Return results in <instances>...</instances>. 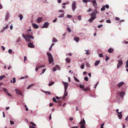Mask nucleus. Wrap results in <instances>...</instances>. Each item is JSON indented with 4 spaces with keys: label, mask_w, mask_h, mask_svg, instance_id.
I'll return each mask as SVG.
<instances>
[{
    "label": "nucleus",
    "mask_w": 128,
    "mask_h": 128,
    "mask_svg": "<svg viewBox=\"0 0 128 128\" xmlns=\"http://www.w3.org/2000/svg\"><path fill=\"white\" fill-rule=\"evenodd\" d=\"M66 60L67 63H69L70 62V59L69 58H66Z\"/></svg>",
    "instance_id": "nucleus-23"
},
{
    "label": "nucleus",
    "mask_w": 128,
    "mask_h": 128,
    "mask_svg": "<svg viewBox=\"0 0 128 128\" xmlns=\"http://www.w3.org/2000/svg\"><path fill=\"white\" fill-rule=\"evenodd\" d=\"M118 64L117 68H119L120 66H121L123 64V62L122 60H118Z\"/></svg>",
    "instance_id": "nucleus-6"
},
{
    "label": "nucleus",
    "mask_w": 128,
    "mask_h": 128,
    "mask_svg": "<svg viewBox=\"0 0 128 128\" xmlns=\"http://www.w3.org/2000/svg\"><path fill=\"white\" fill-rule=\"evenodd\" d=\"M105 10V8L104 7H102L101 9V10L102 11H104Z\"/></svg>",
    "instance_id": "nucleus-35"
},
{
    "label": "nucleus",
    "mask_w": 128,
    "mask_h": 128,
    "mask_svg": "<svg viewBox=\"0 0 128 128\" xmlns=\"http://www.w3.org/2000/svg\"><path fill=\"white\" fill-rule=\"evenodd\" d=\"M115 20H120V18H119L116 17L115 18Z\"/></svg>",
    "instance_id": "nucleus-53"
},
{
    "label": "nucleus",
    "mask_w": 128,
    "mask_h": 128,
    "mask_svg": "<svg viewBox=\"0 0 128 128\" xmlns=\"http://www.w3.org/2000/svg\"><path fill=\"white\" fill-rule=\"evenodd\" d=\"M74 40L76 41V42H78L79 40V38L78 37H76L74 38Z\"/></svg>",
    "instance_id": "nucleus-17"
},
{
    "label": "nucleus",
    "mask_w": 128,
    "mask_h": 128,
    "mask_svg": "<svg viewBox=\"0 0 128 128\" xmlns=\"http://www.w3.org/2000/svg\"><path fill=\"white\" fill-rule=\"evenodd\" d=\"M38 67H39V68H44L45 67V66L44 65H42L38 66Z\"/></svg>",
    "instance_id": "nucleus-37"
},
{
    "label": "nucleus",
    "mask_w": 128,
    "mask_h": 128,
    "mask_svg": "<svg viewBox=\"0 0 128 128\" xmlns=\"http://www.w3.org/2000/svg\"><path fill=\"white\" fill-rule=\"evenodd\" d=\"M125 93L123 92H121L120 94V96L122 98H123L125 94Z\"/></svg>",
    "instance_id": "nucleus-15"
},
{
    "label": "nucleus",
    "mask_w": 128,
    "mask_h": 128,
    "mask_svg": "<svg viewBox=\"0 0 128 128\" xmlns=\"http://www.w3.org/2000/svg\"><path fill=\"white\" fill-rule=\"evenodd\" d=\"M74 79L77 82H79L80 81L79 80L77 79L75 76H74Z\"/></svg>",
    "instance_id": "nucleus-41"
},
{
    "label": "nucleus",
    "mask_w": 128,
    "mask_h": 128,
    "mask_svg": "<svg viewBox=\"0 0 128 128\" xmlns=\"http://www.w3.org/2000/svg\"><path fill=\"white\" fill-rule=\"evenodd\" d=\"M42 18L41 17H39L38 18L37 20V22L38 23H40L42 21Z\"/></svg>",
    "instance_id": "nucleus-12"
},
{
    "label": "nucleus",
    "mask_w": 128,
    "mask_h": 128,
    "mask_svg": "<svg viewBox=\"0 0 128 128\" xmlns=\"http://www.w3.org/2000/svg\"><path fill=\"white\" fill-rule=\"evenodd\" d=\"M100 63V60H96V61L95 63H94V65L95 66H96L98 65V64Z\"/></svg>",
    "instance_id": "nucleus-18"
},
{
    "label": "nucleus",
    "mask_w": 128,
    "mask_h": 128,
    "mask_svg": "<svg viewBox=\"0 0 128 128\" xmlns=\"http://www.w3.org/2000/svg\"><path fill=\"white\" fill-rule=\"evenodd\" d=\"M28 47L31 48H33L34 47V45L32 43H28Z\"/></svg>",
    "instance_id": "nucleus-11"
},
{
    "label": "nucleus",
    "mask_w": 128,
    "mask_h": 128,
    "mask_svg": "<svg viewBox=\"0 0 128 128\" xmlns=\"http://www.w3.org/2000/svg\"><path fill=\"white\" fill-rule=\"evenodd\" d=\"M30 124H32L33 126H36V125L35 124H34L33 122H30Z\"/></svg>",
    "instance_id": "nucleus-50"
},
{
    "label": "nucleus",
    "mask_w": 128,
    "mask_h": 128,
    "mask_svg": "<svg viewBox=\"0 0 128 128\" xmlns=\"http://www.w3.org/2000/svg\"><path fill=\"white\" fill-rule=\"evenodd\" d=\"M114 51L113 49L112 48H110L108 50V52L110 53H112Z\"/></svg>",
    "instance_id": "nucleus-16"
},
{
    "label": "nucleus",
    "mask_w": 128,
    "mask_h": 128,
    "mask_svg": "<svg viewBox=\"0 0 128 128\" xmlns=\"http://www.w3.org/2000/svg\"><path fill=\"white\" fill-rule=\"evenodd\" d=\"M32 26L33 28H35L37 29L38 28V26L35 24H33Z\"/></svg>",
    "instance_id": "nucleus-14"
},
{
    "label": "nucleus",
    "mask_w": 128,
    "mask_h": 128,
    "mask_svg": "<svg viewBox=\"0 0 128 128\" xmlns=\"http://www.w3.org/2000/svg\"><path fill=\"white\" fill-rule=\"evenodd\" d=\"M99 56L100 57H102L103 56L102 54H99Z\"/></svg>",
    "instance_id": "nucleus-56"
},
{
    "label": "nucleus",
    "mask_w": 128,
    "mask_h": 128,
    "mask_svg": "<svg viewBox=\"0 0 128 128\" xmlns=\"http://www.w3.org/2000/svg\"><path fill=\"white\" fill-rule=\"evenodd\" d=\"M47 54L49 58V62L50 64L53 61V59L52 54L50 53H47Z\"/></svg>",
    "instance_id": "nucleus-3"
},
{
    "label": "nucleus",
    "mask_w": 128,
    "mask_h": 128,
    "mask_svg": "<svg viewBox=\"0 0 128 128\" xmlns=\"http://www.w3.org/2000/svg\"><path fill=\"white\" fill-rule=\"evenodd\" d=\"M46 69H43L42 70V73H44V72L46 71Z\"/></svg>",
    "instance_id": "nucleus-61"
},
{
    "label": "nucleus",
    "mask_w": 128,
    "mask_h": 128,
    "mask_svg": "<svg viewBox=\"0 0 128 128\" xmlns=\"http://www.w3.org/2000/svg\"><path fill=\"white\" fill-rule=\"evenodd\" d=\"M106 22L108 23H111V21L109 20H106Z\"/></svg>",
    "instance_id": "nucleus-52"
},
{
    "label": "nucleus",
    "mask_w": 128,
    "mask_h": 128,
    "mask_svg": "<svg viewBox=\"0 0 128 128\" xmlns=\"http://www.w3.org/2000/svg\"><path fill=\"white\" fill-rule=\"evenodd\" d=\"M104 7L107 8H109V6L108 4H106L104 6Z\"/></svg>",
    "instance_id": "nucleus-42"
},
{
    "label": "nucleus",
    "mask_w": 128,
    "mask_h": 128,
    "mask_svg": "<svg viewBox=\"0 0 128 128\" xmlns=\"http://www.w3.org/2000/svg\"><path fill=\"white\" fill-rule=\"evenodd\" d=\"M33 84H32L31 85H30L28 87L27 89H29L30 88L32 87V86H33Z\"/></svg>",
    "instance_id": "nucleus-34"
},
{
    "label": "nucleus",
    "mask_w": 128,
    "mask_h": 128,
    "mask_svg": "<svg viewBox=\"0 0 128 128\" xmlns=\"http://www.w3.org/2000/svg\"><path fill=\"white\" fill-rule=\"evenodd\" d=\"M13 83H14L16 82V78H13Z\"/></svg>",
    "instance_id": "nucleus-40"
},
{
    "label": "nucleus",
    "mask_w": 128,
    "mask_h": 128,
    "mask_svg": "<svg viewBox=\"0 0 128 128\" xmlns=\"http://www.w3.org/2000/svg\"><path fill=\"white\" fill-rule=\"evenodd\" d=\"M126 65L125 66V67L126 68H128V60H127V61L126 62Z\"/></svg>",
    "instance_id": "nucleus-28"
},
{
    "label": "nucleus",
    "mask_w": 128,
    "mask_h": 128,
    "mask_svg": "<svg viewBox=\"0 0 128 128\" xmlns=\"http://www.w3.org/2000/svg\"><path fill=\"white\" fill-rule=\"evenodd\" d=\"M15 91L16 93L18 94L22 95V93L18 89H15Z\"/></svg>",
    "instance_id": "nucleus-13"
},
{
    "label": "nucleus",
    "mask_w": 128,
    "mask_h": 128,
    "mask_svg": "<svg viewBox=\"0 0 128 128\" xmlns=\"http://www.w3.org/2000/svg\"><path fill=\"white\" fill-rule=\"evenodd\" d=\"M51 114H50V116H49V120H51V119H52V117H51Z\"/></svg>",
    "instance_id": "nucleus-63"
},
{
    "label": "nucleus",
    "mask_w": 128,
    "mask_h": 128,
    "mask_svg": "<svg viewBox=\"0 0 128 128\" xmlns=\"http://www.w3.org/2000/svg\"><path fill=\"white\" fill-rule=\"evenodd\" d=\"M3 90L4 92L5 93L10 96H12L8 92V91L7 89L5 88H3Z\"/></svg>",
    "instance_id": "nucleus-9"
},
{
    "label": "nucleus",
    "mask_w": 128,
    "mask_h": 128,
    "mask_svg": "<svg viewBox=\"0 0 128 128\" xmlns=\"http://www.w3.org/2000/svg\"><path fill=\"white\" fill-rule=\"evenodd\" d=\"M57 20L56 18H55L53 21V22H55Z\"/></svg>",
    "instance_id": "nucleus-64"
},
{
    "label": "nucleus",
    "mask_w": 128,
    "mask_h": 128,
    "mask_svg": "<svg viewBox=\"0 0 128 128\" xmlns=\"http://www.w3.org/2000/svg\"><path fill=\"white\" fill-rule=\"evenodd\" d=\"M80 68L82 69H84V64H82Z\"/></svg>",
    "instance_id": "nucleus-43"
},
{
    "label": "nucleus",
    "mask_w": 128,
    "mask_h": 128,
    "mask_svg": "<svg viewBox=\"0 0 128 128\" xmlns=\"http://www.w3.org/2000/svg\"><path fill=\"white\" fill-rule=\"evenodd\" d=\"M80 128H85V126L84 124H82L80 127Z\"/></svg>",
    "instance_id": "nucleus-29"
},
{
    "label": "nucleus",
    "mask_w": 128,
    "mask_h": 128,
    "mask_svg": "<svg viewBox=\"0 0 128 128\" xmlns=\"http://www.w3.org/2000/svg\"><path fill=\"white\" fill-rule=\"evenodd\" d=\"M92 10L90 8H89L88 10H87L88 12H90Z\"/></svg>",
    "instance_id": "nucleus-60"
},
{
    "label": "nucleus",
    "mask_w": 128,
    "mask_h": 128,
    "mask_svg": "<svg viewBox=\"0 0 128 128\" xmlns=\"http://www.w3.org/2000/svg\"><path fill=\"white\" fill-rule=\"evenodd\" d=\"M84 80L86 81H88V78L87 76H86L84 78Z\"/></svg>",
    "instance_id": "nucleus-44"
},
{
    "label": "nucleus",
    "mask_w": 128,
    "mask_h": 128,
    "mask_svg": "<svg viewBox=\"0 0 128 128\" xmlns=\"http://www.w3.org/2000/svg\"><path fill=\"white\" fill-rule=\"evenodd\" d=\"M118 109H117L116 110V112L119 114H120L122 113V112H118Z\"/></svg>",
    "instance_id": "nucleus-48"
},
{
    "label": "nucleus",
    "mask_w": 128,
    "mask_h": 128,
    "mask_svg": "<svg viewBox=\"0 0 128 128\" xmlns=\"http://www.w3.org/2000/svg\"><path fill=\"white\" fill-rule=\"evenodd\" d=\"M19 17L20 18V20H22V19L23 16L22 14H19Z\"/></svg>",
    "instance_id": "nucleus-25"
},
{
    "label": "nucleus",
    "mask_w": 128,
    "mask_h": 128,
    "mask_svg": "<svg viewBox=\"0 0 128 128\" xmlns=\"http://www.w3.org/2000/svg\"><path fill=\"white\" fill-rule=\"evenodd\" d=\"M52 100L54 102H55L56 103L58 102L56 100V99H55V98L54 97L53 98Z\"/></svg>",
    "instance_id": "nucleus-32"
},
{
    "label": "nucleus",
    "mask_w": 128,
    "mask_h": 128,
    "mask_svg": "<svg viewBox=\"0 0 128 128\" xmlns=\"http://www.w3.org/2000/svg\"><path fill=\"white\" fill-rule=\"evenodd\" d=\"M49 24L48 22H45L43 26L42 27V28H48Z\"/></svg>",
    "instance_id": "nucleus-10"
},
{
    "label": "nucleus",
    "mask_w": 128,
    "mask_h": 128,
    "mask_svg": "<svg viewBox=\"0 0 128 128\" xmlns=\"http://www.w3.org/2000/svg\"><path fill=\"white\" fill-rule=\"evenodd\" d=\"M54 82H50V83L48 84V85L49 86H51L52 85H53L54 84Z\"/></svg>",
    "instance_id": "nucleus-26"
},
{
    "label": "nucleus",
    "mask_w": 128,
    "mask_h": 128,
    "mask_svg": "<svg viewBox=\"0 0 128 128\" xmlns=\"http://www.w3.org/2000/svg\"><path fill=\"white\" fill-rule=\"evenodd\" d=\"M44 92L45 93H46L50 95L51 94L50 92H49L47 91H45Z\"/></svg>",
    "instance_id": "nucleus-33"
},
{
    "label": "nucleus",
    "mask_w": 128,
    "mask_h": 128,
    "mask_svg": "<svg viewBox=\"0 0 128 128\" xmlns=\"http://www.w3.org/2000/svg\"><path fill=\"white\" fill-rule=\"evenodd\" d=\"M58 41L55 38H53L52 40V42H57Z\"/></svg>",
    "instance_id": "nucleus-24"
},
{
    "label": "nucleus",
    "mask_w": 128,
    "mask_h": 128,
    "mask_svg": "<svg viewBox=\"0 0 128 128\" xmlns=\"http://www.w3.org/2000/svg\"><path fill=\"white\" fill-rule=\"evenodd\" d=\"M39 68V67L38 66L36 67L35 69L36 71L37 72Z\"/></svg>",
    "instance_id": "nucleus-51"
},
{
    "label": "nucleus",
    "mask_w": 128,
    "mask_h": 128,
    "mask_svg": "<svg viewBox=\"0 0 128 128\" xmlns=\"http://www.w3.org/2000/svg\"><path fill=\"white\" fill-rule=\"evenodd\" d=\"M82 2H88V0H82Z\"/></svg>",
    "instance_id": "nucleus-59"
},
{
    "label": "nucleus",
    "mask_w": 128,
    "mask_h": 128,
    "mask_svg": "<svg viewBox=\"0 0 128 128\" xmlns=\"http://www.w3.org/2000/svg\"><path fill=\"white\" fill-rule=\"evenodd\" d=\"M20 38H19L17 40L16 42H20Z\"/></svg>",
    "instance_id": "nucleus-49"
},
{
    "label": "nucleus",
    "mask_w": 128,
    "mask_h": 128,
    "mask_svg": "<svg viewBox=\"0 0 128 128\" xmlns=\"http://www.w3.org/2000/svg\"><path fill=\"white\" fill-rule=\"evenodd\" d=\"M10 123L11 124H14V122L12 121H10Z\"/></svg>",
    "instance_id": "nucleus-62"
},
{
    "label": "nucleus",
    "mask_w": 128,
    "mask_h": 128,
    "mask_svg": "<svg viewBox=\"0 0 128 128\" xmlns=\"http://www.w3.org/2000/svg\"><path fill=\"white\" fill-rule=\"evenodd\" d=\"M72 8L73 10L74 11L75 8H76V3L75 2H74L72 5Z\"/></svg>",
    "instance_id": "nucleus-8"
},
{
    "label": "nucleus",
    "mask_w": 128,
    "mask_h": 128,
    "mask_svg": "<svg viewBox=\"0 0 128 128\" xmlns=\"http://www.w3.org/2000/svg\"><path fill=\"white\" fill-rule=\"evenodd\" d=\"M122 114H120L119 115H118V116L119 119H121L122 118Z\"/></svg>",
    "instance_id": "nucleus-38"
},
{
    "label": "nucleus",
    "mask_w": 128,
    "mask_h": 128,
    "mask_svg": "<svg viewBox=\"0 0 128 128\" xmlns=\"http://www.w3.org/2000/svg\"><path fill=\"white\" fill-rule=\"evenodd\" d=\"M124 82H120L118 84V87H120L124 84Z\"/></svg>",
    "instance_id": "nucleus-19"
},
{
    "label": "nucleus",
    "mask_w": 128,
    "mask_h": 128,
    "mask_svg": "<svg viewBox=\"0 0 128 128\" xmlns=\"http://www.w3.org/2000/svg\"><path fill=\"white\" fill-rule=\"evenodd\" d=\"M92 2L94 8H97V4L96 0H92Z\"/></svg>",
    "instance_id": "nucleus-5"
},
{
    "label": "nucleus",
    "mask_w": 128,
    "mask_h": 128,
    "mask_svg": "<svg viewBox=\"0 0 128 128\" xmlns=\"http://www.w3.org/2000/svg\"><path fill=\"white\" fill-rule=\"evenodd\" d=\"M85 51L86 52V54L87 55L90 54L88 52V50H86Z\"/></svg>",
    "instance_id": "nucleus-45"
},
{
    "label": "nucleus",
    "mask_w": 128,
    "mask_h": 128,
    "mask_svg": "<svg viewBox=\"0 0 128 128\" xmlns=\"http://www.w3.org/2000/svg\"><path fill=\"white\" fill-rule=\"evenodd\" d=\"M24 107L26 108V110L27 111H28V108H27V106L26 105H24Z\"/></svg>",
    "instance_id": "nucleus-46"
},
{
    "label": "nucleus",
    "mask_w": 128,
    "mask_h": 128,
    "mask_svg": "<svg viewBox=\"0 0 128 128\" xmlns=\"http://www.w3.org/2000/svg\"><path fill=\"white\" fill-rule=\"evenodd\" d=\"M64 16V14H62L60 16H58V18H62Z\"/></svg>",
    "instance_id": "nucleus-36"
},
{
    "label": "nucleus",
    "mask_w": 128,
    "mask_h": 128,
    "mask_svg": "<svg viewBox=\"0 0 128 128\" xmlns=\"http://www.w3.org/2000/svg\"><path fill=\"white\" fill-rule=\"evenodd\" d=\"M22 36L27 42H31V40L29 38L32 39H34V37L30 35H24L22 34Z\"/></svg>",
    "instance_id": "nucleus-2"
},
{
    "label": "nucleus",
    "mask_w": 128,
    "mask_h": 128,
    "mask_svg": "<svg viewBox=\"0 0 128 128\" xmlns=\"http://www.w3.org/2000/svg\"><path fill=\"white\" fill-rule=\"evenodd\" d=\"M67 30L69 32H71L70 29L69 28H66Z\"/></svg>",
    "instance_id": "nucleus-30"
},
{
    "label": "nucleus",
    "mask_w": 128,
    "mask_h": 128,
    "mask_svg": "<svg viewBox=\"0 0 128 128\" xmlns=\"http://www.w3.org/2000/svg\"><path fill=\"white\" fill-rule=\"evenodd\" d=\"M86 122L84 119L83 118L82 120V121L80 122V123L79 124H85Z\"/></svg>",
    "instance_id": "nucleus-21"
},
{
    "label": "nucleus",
    "mask_w": 128,
    "mask_h": 128,
    "mask_svg": "<svg viewBox=\"0 0 128 128\" xmlns=\"http://www.w3.org/2000/svg\"><path fill=\"white\" fill-rule=\"evenodd\" d=\"M66 17L68 18H71L72 17V16L71 15H70V14H67V15H66Z\"/></svg>",
    "instance_id": "nucleus-39"
},
{
    "label": "nucleus",
    "mask_w": 128,
    "mask_h": 128,
    "mask_svg": "<svg viewBox=\"0 0 128 128\" xmlns=\"http://www.w3.org/2000/svg\"><path fill=\"white\" fill-rule=\"evenodd\" d=\"M62 83L63 84L64 86V90H67V88L68 87V83L67 82H62Z\"/></svg>",
    "instance_id": "nucleus-7"
},
{
    "label": "nucleus",
    "mask_w": 128,
    "mask_h": 128,
    "mask_svg": "<svg viewBox=\"0 0 128 128\" xmlns=\"http://www.w3.org/2000/svg\"><path fill=\"white\" fill-rule=\"evenodd\" d=\"M64 96H67L68 95V92H66V90H64Z\"/></svg>",
    "instance_id": "nucleus-31"
},
{
    "label": "nucleus",
    "mask_w": 128,
    "mask_h": 128,
    "mask_svg": "<svg viewBox=\"0 0 128 128\" xmlns=\"http://www.w3.org/2000/svg\"><path fill=\"white\" fill-rule=\"evenodd\" d=\"M5 77V76L4 75L1 76H0V80H2L3 78Z\"/></svg>",
    "instance_id": "nucleus-27"
},
{
    "label": "nucleus",
    "mask_w": 128,
    "mask_h": 128,
    "mask_svg": "<svg viewBox=\"0 0 128 128\" xmlns=\"http://www.w3.org/2000/svg\"><path fill=\"white\" fill-rule=\"evenodd\" d=\"M80 88L82 89L83 90L85 91H86L89 90V88H84V86L81 84L80 85Z\"/></svg>",
    "instance_id": "nucleus-4"
},
{
    "label": "nucleus",
    "mask_w": 128,
    "mask_h": 128,
    "mask_svg": "<svg viewBox=\"0 0 128 128\" xmlns=\"http://www.w3.org/2000/svg\"><path fill=\"white\" fill-rule=\"evenodd\" d=\"M27 60V58L26 56H24V61L25 62Z\"/></svg>",
    "instance_id": "nucleus-58"
},
{
    "label": "nucleus",
    "mask_w": 128,
    "mask_h": 128,
    "mask_svg": "<svg viewBox=\"0 0 128 128\" xmlns=\"http://www.w3.org/2000/svg\"><path fill=\"white\" fill-rule=\"evenodd\" d=\"M81 16H78V19L79 20H80L81 19Z\"/></svg>",
    "instance_id": "nucleus-47"
},
{
    "label": "nucleus",
    "mask_w": 128,
    "mask_h": 128,
    "mask_svg": "<svg viewBox=\"0 0 128 128\" xmlns=\"http://www.w3.org/2000/svg\"><path fill=\"white\" fill-rule=\"evenodd\" d=\"M12 52V50L11 49H9L8 50V52L9 53H11Z\"/></svg>",
    "instance_id": "nucleus-57"
},
{
    "label": "nucleus",
    "mask_w": 128,
    "mask_h": 128,
    "mask_svg": "<svg viewBox=\"0 0 128 128\" xmlns=\"http://www.w3.org/2000/svg\"><path fill=\"white\" fill-rule=\"evenodd\" d=\"M9 13L8 12H7L6 13V20H7L8 19V18L9 17Z\"/></svg>",
    "instance_id": "nucleus-22"
},
{
    "label": "nucleus",
    "mask_w": 128,
    "mask_h": 128,
    "mask_svg": "<svg viewBox=\"0 0 128 128\" xmlns=\"http://www.w3.org/2000/svg\"><path fill=\"white\" fill-rule=\"evenodd\" d=\"M96 10H95L93 11L90 14L91 18L89 19L88 21L90 22H92L93 20L96 18V14L98 13Z\"/></svg>",
    "instance_id": "nucleus-1"
},
{
    "label": "nucleus",
    "mask_w": 128,
    "mask_h": 128,
    "mask_svg": "<svg viewBox=\"0 0 128 128\" xmlns=\"http://www.w3.org/2000/svg\"><path fill=\"white\" fill-rule=\"evenodd\" d=\"M106 58L105 60L106 61H107L108 60L110 59V58L108 57L107 56H106Z\"/></svg>",
    "instance_id": "nucleus-54"
},
{
    "label": "nucleus",
    "mask_w": 128,
    "mask_h": 128,
    "mask_svg": "<svg viewBox=\"0 0 128 128\" xmlns=\"http://www.w3.org/2000/svg\"><path fill=\"white\" fill-rule=\"evenodd\" d=\"M8 25H7L5 27H3V29H6L7 28H8Z\"/></svg>",
    "instance_id": "nucleus-55"
},
{
    "label": "nucleus",
    "mask_w": 128,
    "mask_h": 128,
    "mask_svg": "<svg viewBox=\"0 0 128 128\" xmlns=\"http://www.w3.org/2000/svg\"><path fill=\"white\" fill-rule=\"evenodd\" d=\"M56 68H57L58 69L59 68V67L57 65L56 67H54L53 68V70L54 72L56 70Z\"/></svg>",
    "instance_id": "nucleus-20"
}]
</instances>
